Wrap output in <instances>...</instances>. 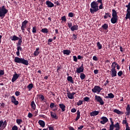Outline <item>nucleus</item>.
<instances>
[{
	"label": "nucleus",
	"instance_id": "1",
	"mask_svg": "<svg viewBox=\"0 0 130 130\" xmlns=\"http://www.w3.org/2000/svg\"><path fill=\"white\" fill-rule=\"evenodd\" d=\"M91 14H93L99 10V4L95 1H93L90 4V8L89 9Z\"/></svg>",
	"mask_w": 130,
	"mask_h": 130
},
{
	"label": "nucleus",
	"instance_id": "2",
	"mask_svg": "<svg viewBox=\"0 0 130 130\" xmlns=\"http://www.w3.org/2000/svg\"><path fill=\"white\" fill-rule=\"evenodd\" d=\"M14 61L17 63H22L24 66H28L29 64V61L28 60H25L24 58L19 57H15Z\"/></svg>",
	"mask_w": 130,
	"mask_h": 130
},
{
	"label": "nucleus",
	"instance_id": "3",
	"mask_svg": "<svg viewBox=\"0 0 130 130\" xmlns=\"http://www.w3.org/2000/svg\"><path fill=\"white\" fill-rule=\"evenodd\" d=\"M8 12V10L6 9L5 6H3L2 7H0V17L4 18L6 14Z\"/></svg>",
	"mask_w": 130,
	"mask_h": 130
},
{
	"label": "nucleus",
	"instance_id": "4",
	"mask_svg": "<svg viewBox=\"0 0 130 130\" xmlns=\"http://www.w3.org/2000/svg\"><path fill=\"white\" fill-rule=\"evenodd\" d=\"M103 88H101L99 86L95 85L94 87L91 89V91L93 93H98V94H99L101 91L102 90Z\"/></svg>",
	"mask_w": 130,
	"mask_h": 130
},
{
	"label": "nucleus",
	"instance_id": "5",
	"mask_svg": "<svg viewBox=\"0 0 130 130\" xmlns=\"http://www.w3.org/2000/svg\"><path fill=\"white\" fill-rule=\"evenodd\" d=\"M95 100L98 102L99 103L101 106L104 105V102L103 101L102 98L100 96H98L97 95H95L94 97Z\"/></svg>",
	"mask_w": 130,
	"mask_h": 130
},
{
	"label": "nucleus",
	"instance_id": "6",
	"mask_svg": "<svg viewBox=\"0 0 130 130\" xmlns=\"http://www.w3.org/2000/svg\"><path fill=\"white\" fill-rule=\"evenodd\" d=\"M100 119L102 120L100 121V123L103 125L106 124L109 121L108 118L106 116L101 117Z\"/></svg>",
	"mask_w": 130,
	"mask_h": 130
},
{
	"label": "nucleus",
	"instance_id": "7",
	"mask_svg": "<svg viewBox=\"0 0 130 130\" xmlns=\"http://www.w3.org/2000/svg\"><path fill=\"white\" fill-rule=\"evenodd\" d=\"M7 125V121L5 120L4 122L3 120H0V128L1 130L4 129Z\"/></svg>",
	"mask_w": 130,
	"mask_h": 130
},
{
	"label": "nucleus",
	"instance_id": "8",
	"mask_svg": "<svg viewBox=\"0 0 130 130\" xmlns=\"http://www.w3.org/2000/svg\"><path fill=\"white\" fill-rule=\"evenodd\" d=\"M84 70L83 63H82L81 66L79 68H76L77 74H81V73H83Z\"/></svg>",
	"mask_w": 130,
	"mask_h": 130
},
{
	"label": "nucleus",
	"instance_id": "9",
	"mask_svg": "<svg viewBox=\"0 0 130 130\" xmlns=\"http://www.w3.org/2000/svg\"><path fill=\"white\" fill-rule=\"evenodd\" d=\"M27 23H28V21L27 20H24L23 22H22V26H21V30H22V32H23V33H24L25 32V28L26 27V24H27Z\"/></svg>",
	"mask_w": 130,
	"mask_h": 130
},
{
	"label": "nucleus",
	"instance_id": "10",
	"mask_svg": "<svg viewBox=\"0 0 130 130\" xmlns=\"http://www.w3.org/2000/svg\"><path fill=\"white\" fill-rule=\"evenodd\" d=\"M11 102L13 103L15 106H17L19 104L18 101H16V99L15 96L13 95L11 97Z\"/></svg>",
	"mask_w": 130,
	"mask_h": 130
},
{
	"label": "nucleus",
	"instance_id": "11",
	"mask_svg": "<svg viewBox=\"0 0 130 130\" xmlns=\"http://www.w3.org/2000/svg\"><path fill=\"white\" fill-rule=\"evenodd\" d=\"M20 74L16 73L13 75V78L12 79V82L14 83L20 77Z\"/></svg>",
	"mask_w": 130,
	"mask_h": 130
},
{
	"label": "nucleus",
	"instance_id": "12",
	"mask_svg": "<svg viewBox=\"0 0 130 130\" xmlns=\"http://www.w3.org/2000/svg\"><path fill=\"white\" fill-rule=\"evenodd\" d=\"M112 78L117 77V71L116 70H111L110 72Z\"/></svg>",
	"mask_w": 130,
	"mask_h": 130
},
{
	"label": "nucleus",
	"instance_id": "13",
	"mask_svg": "<svg viewBox=\"0 0 130 130\" xmlns=\"http://www.w3.org/2000/svg\"><path fill=\"white\" fill-rule=\"evenodd\" d=\"M59 107H60V109H61L62 112H64L66 111V106L63 104H59Z\"/></svg>",
	"mask_w": 130,
	"mask_h": 130
},
{
	"label": "nucleus",
	"instance_id": "14",
	"mask_svg": "<svg viewBox=\"0 0 130 130\" xmlns=\"http://www.w3.org/2000/svg\"><path fill=\"white\" fill-rule=\"evenodd\" d=\"M99 113H100V112L99 111L95 110L94 111L91 112L90 113V116L91 117H94V116L98 115Z\"/></svg>",
	"mask_w": 130,
	"mask_h": 130
},
{
	"label": "nucleus",
	"instance_id": "15",
	"mask_svg": "<svg viewBox=\"0 0 130 130\" xmlns=\"http://www.w3.org/2000/svg\"><path fill=\"white\" fill-rule=\"evenodd\" d=\"M76 94V92H73L72 93H69L68 95H67V97L70 100H73L74 99V95Z\"/></svg>",
	"mask_w": 130,
	"mask_h": 130
},
{
	"label": "nucleus",
	"instance_id": "16",
	"mask_svg": "<svg viewBox=\"0 0 130 130\" xmlns=\"http://www.w3.org/2000/svg\"><path fill=\"white\" fill-rule=\"evenodd\" d=\"M46 5H47L49 8H52L54 6V4L49 1H47L46 2Z\"/></svg>",
	"mask_w": 130,
	"mask_h": 130
},
{
	"label": "nucleus",
	"instance_id": "17",
	"mask_svg": "<svg viewBox=\"0 0 130 130\" xmlns=\"http://www.w3.org/2000/svg\"><path fill=\"white\" fill-rule=\"evenodd\" d=\"M126 112L125 113L126 116L130 115V105L127 104V107L126 108Z\"/></svg>",
	"mask_w": 130,
	"mask_h": 130
},
{
	"label": "nucleus",
	"instance_id": "18",
	"mask_svg": "<svg viewBox=\"0 0 130 130\" xmlns=\"http://www.w3.org/2000/svg\"><path fill=\"white\" fill-rule=\"evenodd\" d=\"M23 49L21 47V46H17V51L16 52V54L17 56H19L20 55V51H22Z\"/></svg>",
	"mask_w": 130,
	"mask_h": 130
},
{
	"label": "nucleus",
	"instance_id": "19",
	"mask_svg": "<svg viewBox=\"0 0 130 130\" xmlns=\"http://www.w3.org/2000/svg\"><path fill=\"white\" fill-rule=\"evenodd\" d=\"M115 97V95L112 93H110L108 94V96H106L105 97L107 99H114Z\"/></svg>",
	"mask_w": 130,
	"mask_h": 130
},
{
	"label": "nucleus",
	"instance_id": "20",
	"mask_svg": "<svg viewBox=\"0 0 130 130\" xmlns=\"http://www.w3.org/2000/svg\"><path fill=\"white\" fill-rule=\"evenodd\" d=\"M50 113H51V117H52V118L55 119H58V117L56 115V113L53 112L52 111H51Z\"/></svg>",
	"mask_w": 130,
	"mask_h": 130
},
{
	"label": "nucleus",
	"instance_id": "21",
	"mask_svg": "<svg viewBox=\"0 0 130 130\" xmlns=\"http://www.w3.org/2000/svg\"><path fill=\"white\" fill-rule=\"evenodd\" d=\"M70 29L72 31L77 30L78 29V25H74L73 26H72L71 27Z\"/></svg>",
	"mask_w": 130,
	"mask_h": 130
},
{
	"label": "nucleus",
	"instance_id": "22",
	"mask_svg": "<svg viewBox=\"0 0 130 130\" xmlns=\"http://www.w3.org/2000/svg\"><path fill=\"white\" fill-rule=\"evenodd\" d=\"M39 124L41 125V126L43 128H44L45 126V122L44 121L40 120L38 122Z\"/></svg>",
	"mask_w": 130,
	"mask_h": 130
},
{
	"label": "nucleus",
	"instance_id": "23",
	"mask_svg": "<svg viewBox=\"0 0 130 130\" xmlns=\"http://www.w3.org/2000/svg\"><path fill=\"white\" fill-rule=\"evenodd\" d=\"M76 114H77V116H76V118L75 119V121H77L79 120V119L80 118V111L79 110H78L77 111Z\"/></svg>",
	"mask_w": 130,
	"mask_h": 130
},
{
	"label": "nucleus",
	"instance_id": "24",
	"mask_svg": "<svg viewBox=\"0 0 130 130\" xmlns=\"http://www.w3.org/2000/svg\"><path fill=\"white\" fill-rule=\"evenodd\" d=\"M113 112L115 113H116L118 115H121V114H123V112L122 111H120V110L117 109H115L113 110Z\"/></svg>",
	"mask_w": 130,
	"mask_h": 130
},
{
	"label": "nucleus",
	"instance_id": "25",
	"mask_svg": "<svg viewBox=\"0 0 130 130\" xmlns=\"http://www.w3.org/2000/svg\"><path fill=\"white\" fill-rule=\"evenodd\" d=\"M117 20H118L117 17H112V18L111 19V22L113 24H115L117 22Z\"/></svg>",
	"mask_w": 130,
	"mask_h": 130
},
{
	"label": "nucleus",
	"instance_id": "26",
	"mask_svg": "<svg viewBox=\"0 0 130 130\" xmlns=\"http://www.w3.org/2000/svg\"><path fill=\"white\" fill-rule=\"evenodd\" d=\"M112 17H115V18H118V16H117V13L116 12V11L114 9L112 10Z\"/></svg>",
	"mask_w": 130,
	"mask_h": 130
},
{
	"label": "nucleus",
	"instance_id": "27",
	"mask_svg": "<svg viewBox=\"0 0 130 130\" xmlns=\"http://www.w3.org/2000/svg\"><path fill=\"white\" fill-rule=\"evenodd\" d=\"M67 79L68 82H70L72 84H74V82L72 76H68Z\"/></svg>",
	"mask_w": 130,
	"mask_h": 130
},
{
	"label": "nucleus",
	"instance_id": "28",
	"mask_svg": "<svg viewBox=\"0 0 130 130\" xmlns=\"http://www.w3.org/2000/svg\"><path fill=\"white\" fill-rule=\"evenodd\" d=\"M39 49H40V48L39 47H38L37 48V49H36V51H35V52H34V55H35V56H38L40 53V52H39Z\"/></svg>",
	"mask_w": 130,
	"mask_h": 130
},
{
	"label": "nucleus",
	"instance_id": "29",
	"mask_svg": "<svg viewBox=\"0 0 130 130\" xmlns=\"http://www.w3.org/2000/svg\"><path fill=\"white\" fill-rule=\"evenodd\" d=\"M116 65H117V62H113L112 63V65H111V70H116Z\"/></svg>",
	"mask_w": 130,
	"mask_h": 130
},
{
	"label": "nucleus",
	"instance_id": "30",
	"mask_svg": "<svg viewBox=\"0 0 130 130\" xmlns=\"http://www.w3.org/2000/svg\"><path fill=\"white\" fill-rule=\"evenodd\" d=\"M63 54H66V55H70L71 51L69 50H64L62 51Z\"/></svg>",
	"mask_w": 130,
	"mask_h": 130
},
{
	"label": "nucleus",
	"instance_id": "31",
	"mask_svg": "<svg viewBox=\"0 0 130 130\" xmlns=\"http://www.w3.org/2000/svg\"><path fill=\"white\" fill-rule=\"evenodd\" d=\"M125 7H126L127 9L126 10L127 14L130 15V2L127 5L125 6Z\"/></svg>",
	"mask_w": 130,
	"mask_h": 130
},
{
	"label": "nucleus",
	"instance_id": "32",
	"mask_svg": "<svg viewBox=\"0 0 130 130\" xmlns=\"http://www.w3.org/2000/svg\"><path fill=\"white\" fill-rule=\"evenodd\" d=\"M10 39L12 40V41H15L18 40L20 38L14 35L13 37H11Z\"/></svg>",
	"mask_w": 130,
	"mask_h": 130
},
{
	"label": "nucleus",
	"instance_id": "33",
	"mask_svg": "<svg viewBox=\"0 0 130 130\" xmlns=\"http://www.w3.org/2000/svg\"><path fill=\"white\" fill-rule=\"evenodd\" d=\"M122 124H125V126L129 125V123L127 122L126 117L125 118V120H122Z\"/></svg>",
	"mask_w": 130,
	"mask_h": 130
},
{
	"label": "nucleus",
	"instance_id": "34",
	"mask_svg": "<svg viewBox=\"0 0 130 130\" xmlns=\"http://www.w3.org/2000/svg\"><path fill=\"white\" fill-rule=\"evenodd\" d=\"M96 46H97L98 49H99V50L102 49L103 46L102 44H101L100 42H98L96 43Z\"/></svg>",
	"mask_w": 130,
	"mask_h": 130
},
{
	"label": "nucleus",
	"instance_id": "35",
	"mask_svg": "<svg viewBox=\"0 0 130 130\" xmlns=\"http://www.w3.org/2000/svg\"><path fill=\"white\" fill-rule=\"evenodd\" d=\"M86 78V76L84 73H80V78L81 80H84Z\"/></svg>",
	"mask_w": 130,
	"mask_h": 130
},
{
	"label": "nucleus",
	"instance_id": "36",
	"mask_svg": "<svg viewBox=\"0 0 130 130\" xmlns=\"http://www.w3.org/2000/svg\"><path fill=\"white\" fill-rule=\"evenodd\" d=\"M30 106H31V108H32V110H35L36 108V105L34 101L31 102Z\"/></svg>",
	"mask_w": 130,
	"mask_h": 130
},
{
	"label": "nucleus",
	"instance_id": "37",
	"mask_svg": "<svg viewBox=\"0 0 130 130\" xmlns=\"http://www.w3.org/2000/svg\"><path fill=\"white\" fill-rule=\"evenodd\" d=\"M109 17H111V14L110 13H105V15L104 16V19H107Z\"/></svg>",
	"mask_w": 130,
	"mask_h": 130
},
{
	"label": "nucleus",
	"instance_id": "38",
	"mask_svg": "<svg viewBox=\"0 0 130 130\" xmlns=\"http://www.w3.org/2000/svg\"><path fill=\"white\" fill-rule=\"evenodd\" d=\"M34 87V85L32 83H30L27 85V89H28V91H31V90Z\"/></svg>",
	"mask_w": 130,
	"mask_h": 130
},
{
	"label": "nucleus",
	"instance_id": "39",
	"mask_svg": "<svg viewBox=\"0 0 130 130\" xmlns=\"http://www.w3.org/2000/svg\"><path fill=\"white\" fill-rule=\"evenodd\" d=\"M109 26H108V24L107 23L104 24L102 26V28H103L105 30H107L108 29Z\"/></svg>",
	"mask_w": 130,
	"mask_h": 130
},
{
	"label": "nucleus",
	"instance_id": "40",
	"mask_svg": "<svg viewBox=\"0 0 130 130\" xmlns=\"http://www.w3.org/2000/svg\"><path fill=\"white\" fill-rule=\"evenodd\" d=\"M41 31L43 33L47 34L48 32V29L47 28H42V30H41Z\"/></svg>",
	"mask_w": 130,
	"mask_h": 130
},
{
	"label": "nucleus",
	"instance_id": "41",
	"mask_svg": "<svg viewBox=\"0 0 130 130\" xmlns=\"http://www.w3.org/2000/svg\"><path fill=\"white\" fill-rule=\"evenodd\" d=\"M22 43V39L19 38V40H18V44L17 45V46H21Z\"/></svg>",
	"mask_w": 130,
	"mask_h": 130
},
{
	"label": "nucleus",
	"instance_id": "42",
	"mask_svg": "<svg viewBox=\"0 0 130 130\" xmlns=\"http://www.w3.org/2000/svg\"><path fill=\"white\" fill-rule=\"evenodd\" d=\"M83 101L82 100H79L78 102L77 103V105L78 106H81L83 104Z\"/></svg>",
	"mask_w": 130,
	"mask_h": 130
},
{
	"label": "nucleus",
	"instance_id": "43",
	"mask_svg": "<svg viewBox=\"0 0 130 130\" xmlns=\"http://www.w3.org/2000/svg\"><path fill=\"white\" fill-rule=\"evenodd\" d=\"M23 121L21 119H17L16 120V122L18 125H20L21 123H22Z\"/></svg>",
	"mask_w": 130,
	"mask_h": 130
},
{
	"label": "nucleus",
	"instance_id": "44",
	"mask_svg": "<svg viewBox=\"0 0 130 130\" xmlns=\"http://www.w3.org/2000/svg\"><path fill=\"white\" fill-rule=\"evenodd\" d=\"M123 75V72L122 71H120L118 72L117 75L118 77H121Z\"/></svg>",
	"mask_w": 130,
	"mask_h": 130
},
{
	"label": "nucleus",
	"instance_id": "45",
	"mask_svg": "<svg viewBox=\"0 0 130 130\" xmlns=\"http://www.w3.org/2000/svg\"><path fill=\"white\" fill-rule=\"evenodd\" d=\"M114 127L115 128H120V125H119V122H117L116 123H115V124L114 125Z\"/></svg>",
	"mask_w": 130,
	"mask_h": 130
},
{
	"label": "nucleus",
	"instance_id": "46",
	"mask_svg": "<svg viewBox=\"0 0 130 130\" xmlns=\"http://www.w3.org/2000/svg\"><path fill=\"white\" fill-rule=\"evenodd\" d=\"M61 20L62 21L61 22H62V21L66 22L67 21L66 16H63L61 17Z\"/></svg>",
	"mask_w": 130,
	"mask_h": 130
},
{
	"label": "nucleus",
	"instance_id": "47",
	"mask_svg": "<svg viewBox=\"0 0 130 130\" xmlns=\"http://www.w3.org/2000/svg\"><path fill=\"white\" fill-rule=\"evenodd\" d=\"M77 36L78 35L73 34L72 39L74 40H76L77 39Z\"/></svg>",
	"mask_w": 130,
	"mask_h": 130
},
{
	"label": "nucleus",
	"instance_id": "48",
	"mask_svg": "<svg viewBox=\"0 0 130 130\" xmlns=\"http://www.w3.org/2000/svg\"><path fill=\"white\" fill-rule=\"evenodd\" d=\"M37 32V27L34 26L32 27V33H36Z\"/></svg>",
	"mask_w": 130,
	"mask_h": 130
},
{
	"label": "nucleus",
	"instance_id": "49",
	"mask_svg": "<svg viewBox=\"0 0 130 130\" xmlns=\"http://www.w3.org/2000/svg\"><path fill=\"white\" fill-rule=\"evenodd\" d=\"M73 58L74 61H75V62H77L78 61V58L76 56H73Z\"/></svg>",
	"mask_w": 130,
	"mask_h": 130
},
{
	"label": "nucleus",
	"instance_id": "50",
	"mask_svg": "<svg viewBox=\"0 0 130 130\" xmlns=\"http://www.w3.org/2000/svg\"><path fill=\"white\" fill-rule=\"evenodd\" d=\"M109 119L111 122V124L110 125L114 126L112 118H110Z\"/></svg>",
	"mask_w": 130,
	"mask_h": 130
},
{
	"label": "nucleus",
	"instance_id": "51",
	"mask_svg": "<svg viewBox=\"0 0 130 130\" xmlns=\"http://www.w3.org/2000/svg\"><path fill=\"white\" fill-rule=\"evenodd\" d=\"M90 100V98L89 97H85L84 98V101L85 102H88Z\"/></svg>",
	"mask_w": 130,
	"mask_h": 130
},
{
	"label": "nucleus",
	"instance_id": "52",
	"mask_svg": "<svg viewBox=\"0 0 130 130\" xmlns=\"http://www.w3.org/2000/svg\"><path fill=\"white\" fill-rule=\"evenodd\" d=\"M55 104L54 103H51L50 104V108L53 109L54 107Z\"/></svg>",
	"mask_w": 130,
	"mask_h": 130
},
{
	"label": "nucleus",
	"instance_id": "53",
	"mask_svg": "<svg viewBox=\"0 0 130 130\" xmlns=\"http://www.w3.org/2000/svg\"><path fill=\"white\" fill-rule=\"evenodd\" d=\"M15 95L16 96H19L20 95V92L18 91H16V92L15 93Z\"/></svg>",
	"mask_w": 130,
	"mask_h": 130
},
{
	"label": "nucleus",
	"instance_id": "54",
	"mask_svg": "<svg viewBox=\"0 0 130 130\" xmlns=\"http://www.w3.org/2000/svg\"><path fill=\"white\" fill-rule=\"evenodd\" d=\"M68 16H69V17H74V13H72V12L69 13L68 14Z\"/></svg>",
	"mask_w": 130,
	"mask_h": 130
},
{
	"label": "nucleus",
	"instance_id": "55",
	"mask_svg": "<svg viewBox=\"0 0 130 130\" xmlns=\"http://www.w3.org/2000/svg\"><path fill=\"white\" fill-rule=\"evenodd\" d=\"M68 26L69 27V28H71V27H72V22H69L68 23Z\"/></svg>",
	"mask_w": 130,
	"mask_h": 130
},
{
	"label": "nucleus",
	"instance_id": "56",
	"mask_svg": "<svg viewBox=\"0 0 130 130\" xmlns=\"http://www.w3.org/2000/svg\"><path fill=\"white\" fill-rule=\"evenodd\" d=\"M4 75H5L4 71L0 70V76H3Z\"/></svg>",
	"mask_w": 130,
	"mask_h": 130
},
{
	"label": "nucleus",
	"instance_id": "57",
	"mask_svg": "<svg viewBox=\"0 0 130 130\" xmlns=\"http://www.w3.org/2000/svg\"><path fill=\"white\" fill-rule=\"evenodd\" d=\"M12 129V130H18V128L17 126L14 125V126H13Z\"/></svg>",
	"mask_w": 130,
	"mask_h": 130
},
{
	"label": "nucleus",
	"instance_id": "58",
	"mask_svg": "<svg viewBox=\"0 0 130 130\" xmlns=\"http://www.w3.org/2000/svg\"><path fill=\"white\" fill-rule=\"evenodd\" d=\"M125 19L127 20L128 19H130V14H126V17H125Z\"/></svg>",
	"mask_w": 130,
	"mask_h": 130
},
{
	"label": "nucleus",
	"instance_id": "59",
	"mask_svg": "<svg viewBox=\"0 0 130 130\" xmlns=\"http://www.w3.org/2000/svg\"><path fill=\"white\" fill-rule=\"evenodd\" d=\"M114 126L110 125L109 130H114Z\"/></svg>",
	"mask_w": 130,
	"mask_h": 130
},
{
	"label": "nucleus",
	"instance_id": "60",
	"mask_svg": "<svg viewBox=\"0 0 130 130\" xmlns=\"http://www.w3.org/2000/svg\"><path fill=\"white\" fill-rule=\"evenodd\" d=\"M5 107V104L4 102L1 103V107L4 108Z\"/></svg>",
	"mask_w": 130,
	"mask_h": 130
},
{
	"label": "nucleus",
	"instance_id": "61",
	"mask_svg": "<svg viewBox=\"0 0 130 130\" xmlns=\"http://www.w3.org/2000/svg\"><path fill=\"white\" fill-rule=\"evenodd\" d=\"M93 60H95V61H97L98 60V57L96 56H93L92 57Z\"/></svg>",
	"mask_w": 130,
	"mask_h": 130
},
{
	"label": "nucleus",
	"instance_id": "62",
	"mask_svg": "<svg viewBox=\"0 0 130 130\" xmlns=\"http://www.w3.org/2000/svg\"><path fill=\"white\" fill-rule=\"evenodd\" d=\"M54 4L57 5V6H60V4L58 1L54 2Z\"/></svg>",
	"mask_w": 130,
	"mask_h": 130
},
{
	"label": "nucleus",
	"instance_id": "63",
	"mask_svg": "<svg viewBox=\"0 0 130 130\" xmlns=\"http://www.w3.org/2000/svg\"><path fill=\"white\" fill-rule=\"evenodd\" d=\"M48 128H49V130H54L53 127L51 126H48Z\"/></svg>",
	"mask_w": 130,
	"mask_h": 130
},
{
	"label": "nucleus",
	"instance_id": "64",
	"mask_svg": "<svg viewBox=\"0 0 130 130\" xmlns=\"http://www.w3.org/2000/svg\"><path fill=\"white\" fill-rule=\"evenodd\" d=\"M125 130H130V127L129 126V125L125 126Z\"/></svg>",
	"mask_w": 130,
	"mask_h": 130
}]
</instances>
